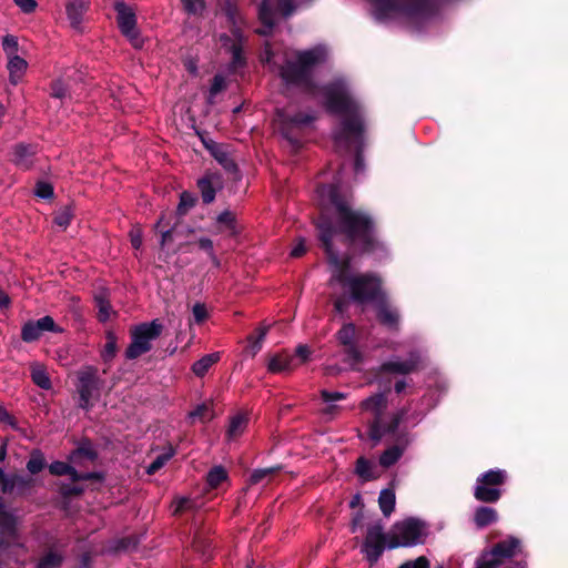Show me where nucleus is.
<instances>
[{
  "label": "nucleus",
  "instance_id": "9",
  "mask_svg": "<svg viewBox=\"0 0 568 568\" xmlns=\"http://www.w3.org/2000/svg\"><path fill=\"white\" fill-rule=\"evenodd\" d=\"M518 549L519 540L516 538L498 542L490 552L480 558L476 568H497L504 559L515 556Z\"/></svg>",
  "mask_w": 568,
  "mask_h": 568
},
{
  "label": "nucleus",
  "instance_id": "52",
  "mask_svg": "<svg viewBox=\"0 0 568 568\" xmlns=\"http://www.w3.org/2000/svg\"><path fill=\"white\" fill-rule=\"evenodd\" d=\"M197 245L201 250L207 252L212 261H216V256L213 250V242L207 237H202L197 241Z\"/></svg>",
  "mask_w": 568,
  "mask_h": 568
},
{
  "label": "nucleus",
  "instance_id": "19",
  "mask_svg": "<svg viewBox=\"0 0 568 568\" xmlns=\"http://www.w3.org/2000/svg\"><path fill=\"white\" fill-rule=\"evenodd\" d=\"M295 366L294 357L290 356L287 353L272 356L267 364V368L271 373H283L293 369Z\"/></svg>",
  "mask_w": 568,
  "mask_h": 568
},
{
  "label": "nucleus",
  "instance_id": "36",
  "mask_svg": "<svg viewBox=\"0 0 568 568\" xmlns=\"http://www.w3.org/2000/svg\"><path fill=\"white\" fill-rule=\"evenodd\" d=\"M2 48H3V51L7 55V58L12 57V55H19L18 54V50H19L18 38L14 36H11V34L6 36L2 39Z\"/></svg>",
  "mask_w": 568,
  "mask_h": 568
},
{
  "label": "nucleus",
  "instance_id": "21",
  "mask_svg": "<svg viewBox=\"0 0 568 568\" xmlns=\"http://www.w3.org/2000/svg\"><path fill=\"white\" fill-rule=\"evenodd\" d=\"M220 358L221 355L219 352L206 354L192 365V372L196 376L202 377L209 372V369L214 364H216L220 361Z\"/></svg>",
  "mask_w": 568,
  "mask_h": 568
},
{
  "label": "nucleus",
  "instance_id": "58",
  "mask_svg": "<svg viewBox=\"0 0 568 568\" xmlns=\"http://www.w3.org/2000/svg\"><path fill=\"white\" fill-rule=\"evenodd\" d=\"M81 456H85L89 459H93L94 458L93 454L89 449L79 448L78 450L73 452L70 455V462L71 463H77L78 458H80Z\"/></svg>",
  "mask_w": 568,
  "mask_h": 568
},
{
  "label": "nucleus",
  "instance_id": "31",
  "mask_svg": "<svg viewBox=\"0 0 568 568\" xmlns=\"http://www.w3.org/2000/svg\"><path fill=\"white\" fill-rule=\"evenodd\" d=\"M257 336H250L248 337V347H247V352L251 353L252 356H255L261 347H262V342L267 333V327H260L257 331Z\"/></svg>",
  "mask_w": 568,
  "mask_h": 568
},
{
  "label": "nucleus",
  "instance_id": "49",
  "mask_svg": "<svg viewBox=\"0 0 568 568\" xmlns=\"http://www.w3.org/2000/svg\"><path fill=\"white\" fill-rule=\"evenodd\" d=\"M13 529V518L6 511L0 510V531H11Z\"/></svg>",
  "mask_w": 568,
  "mask_h": 568
},
{
  "label": "nucleus",
  "instance_id": "34",
  "mask_svg": "<svg viewBox=\"0 0 568 568\" xmlns=\"http://www.w3.org/2000/svg\"><path fill=\"white\" fill-rule=\"evenodd\" d=\"M356 473L364 479H373L376 478V475L373 473V465L365 458H358L356 464Z\"/></svg>",
  "mask_w": 568,
  "mask_h": 568
},
{
  "label": "nucleus",
  "instance_id": "41",
  "mask_svg": "<svg viewBox=\"0 0 568 568\" xmlns=\"http://www.w3.org/2000/svg\"><path fill=\"white\" fill-rule=\"evenodd\" d=\"M189 417L192 419H200L202 422L209 420L212 418L211 409L207 404L199 405L194 410L189 414Z\"/></svg>",
  "mask_w": 568,
  "mask_h": 568
},
{
  "label": "nucleus",
  "instance_id": "14",
  "mask_svg": "<svg viewBox=\"0 0 568 568\" xmlns=\"http://www.w3.org/2000/svg\"><path fill=\"white\" fill-rule=\"evenodd\" d=\"M407 0H369L376 19L383 20L404 11Z\"/></svg>",
  "mask_w": 568,
  "mask_h": 568
},
{
  "label": "nucleus",
  "instance_id": "48",
  "mask_svg": "<svg viewBox=\"0 0 568 568\" xmlns=\"http://www.w3.org/2000/svg\"><path fill=\"white\" fill-rule=\"evenodd\" d=\"M34 192L41 199H49L53 194V189L49 183L40 182L37 184Z\"/></svg>",
  "mask_w": 568,
  "mask_h": 568
},
{
  "label": "nucleus",
  "instance_id": "43",
  "mask_svg": "<svg viewBox=\"0 0 568 568\" xmlns=\"http://www.w3.org/2000/svg\"><path fill=\"white\" fill-rule=\"evenodd\" d=\"M164 225V216H162L156 223L155 227L161 232V246L164 247L169 242L172 241V233L170 229Z\"/></svg>",
  "mask_w": 568,
  "mask_h": 568
},
{
  "label": "nucleus",
  "instance_id": "51",
  "mask_svg": "<svg viewBox=\"0 0 568 568\" xmlns=\"http://www.w3.org/2000/svg\"><path fill=\"white\" fill-rule=\"evenodd\" d=\"M13 2L24 13H32L37 9V6H38L36 0H13Z\"/></svg>",
  "mask_w": 568,
  "mask_h": 568
},
{
  "label": "nucleus",
  "instance_id": "59",
  "mask_svg": "<svg viewBox=\"0 0 568 568\" xmlns=\"http://www.w3.org/2000/svg\"><path fill=\"white\" fill-rule=\"evenodd\" d=\"M322 397L326 403H329V402L343 399L345 397V395L343 393H338V392L331 393L327 390H323Z\"/></svg>",
  "mask_w": 568,
  "mask_h": 568
},
{
  "label": "nucleus",
  "instance_id": "56",
  "mask_svg": "<svg viewBox=\"0 0 568 568\" xmlns=\"http://www.w3.org/2000/svg\"><path fill=\"white\" fill-rule=\"evenodd\" d=\"M306 252L305 242L303 239H298L297 242L291 250L292 257H301Z\"/></svg>",
  "mask_w": 568,
  "mask_h": 568
},
{
  "label": "nucleus",
  "instance_id": "64",
  "mask_svg": "<svg viewBox=\"0 0 568 568\" xmlns=\"http://www.w3.org/2000/svg\"><path fill=\"white\" fill-rule=\"evenodd\" d=\"M9 296L0 291V308L7 307L9 305Z\"/></svg>",
  "mask_w": 568,
  "mask_h": 568
},
{
  "label": "nucleus",
  "instance_id": "28",
  "mask_svg": "<svg viewBox=\"0 0 568 568\" xmlns=\"http://www.w3.org/2000/svg\"><path fill=\"white\" fill-rule=\"evenodd\" d=\"M32 381L39 387L49 389L51 387V381L44 368L41 366H34L31 372Z\"/></svg>",
  "mask_w": 568,
  "mask_h": 568
},
{
  "label": "nucleus",
  "instance_id": "37",
  "mask_svg": "<svg viewBox=\"0 0 568 568\" xmlns=\"http://www.w3.org/2000/svg\"><path fill=\"white\" fill-rule=\"evenodd\" d=\"M115 353H116V337L114 336L113 333L109 332L106 334V343L102 351V356L105 361H108V359L113 358Z\"/></svg>",
  "mask_w": 568,
  "mask_h": 568
},
{
  "label": "nucleus",
  "instance_id": "27",
  "mask_svg": "<svg viewBox=\"0 0 568 568\" xmlns=\"http://www.w3.org/2000/svg\"><path fill=\"white\" fill-rule=\"evenodd\" d=\"M227 478L226 470L222 466L213 467L207 474V485L211 488L219 487Z\"/></svg>",
  "mask_w": 568,
  "mask_h": 568
},
{
  "label": "nucleus",
  "instance_id": "60",
  "mask_svg": "<svg viewBox=\"0 0 568 568\" xmlns=\"http://www.w3.org/2000/svg\"><path fill=\"white\" fill-rule=\"evenodd\" d=\"M214 158L220 162L224 163L226 161V154L220 150L217 145L209 146Z\"/></svg>",
  "mask_w": 568,
  "mask_h": 568
},
{
  "label": "nucleus",
  "instance_id": "38",
  "mask_svg": "<svg viewBox=\"0 0 568 568\" xmlns=\"http://www.w3.org/2000/svg\"><path fill=\"white\" fill-rule=\"evenodd\" d=\"M193 323L202 324L209 318V311L203 303H195L192 307Z\"/></svg>",
  "mask_w": 568,
  "mask_h": 568
},
{
  "label": "nucleus",
  "instance_id": "24",
  "mask_svg": "<svg viewBox=\"0 0 568 568\" xmlns=\"http://www.w3.org/2000/svg\"><path fill=\"white\" fill-rule=\"evenodd\" d=\"M33 154L34 151L31 146L19 144L14 148L13 161L17 165L28 168L31 163V156Z\"/></svg>",
  "mask_w": 568,
  "mask_h": 568
},
{
  "label": "nucleus",
  "instance_id": "15",
  "mask_svg": "<svg viewBox=\"0 0 568 568\" xmlns=\"http://www.w3.org/2000/svg\"><path fill=\"white\" fill-rule=\"evenodd\" d=\"M422 363V357L417 353H412L409 358L406 361L402 359H390L382 365V369L385 372L396 373V374H409L416 371Z\"/></svg>",
  "mask_w": 568,
  "mask_h": 568
},
{
  "label": "nucleus",
  "instance_id": "8",
  "mask_svg": "<svg viewBox=\"0 0 568 568\" xmlns=\"http://www.w3.org/2000/svg\"><path fill=\"white\" fill-rule=\"evenodd\" d=\"M115 11L118 13L116 20L122 34L126 37L134 48H142L143 39L136 29V18L132 8L128 7L124 2H116Z\"/></svg>",
  "mask_w": 568,
  "mask_h": 568
},
{
  "label": "nucleus",
  "instance_id": "63",
  "mask_svg": "<svg viewBox=\"0 0 568 568\" xmlns=\"http://www.w3.org/2000/svg\"><path fill=\"white\" fill-rule=\"evenodd\" d=\"M313 120V118L311 116H295L291 120L292 123H294L295 125H301V124H306L308 122H311Z\"/></svg>",
  "mask_w": 568,
  "mask_h": 568
},
{
  "label": "nucleus",
  "instance_id": "47",
  "mask_svg": "<svg viewBox=\"0 0 568 568\" xmlns=\"http://www.w3.org/2000/svg\"><path fill=\"white\" fill-rule=\"evenodd\" d=\"M71 221V212L69 209H63L59 211L54 217V223L63 229H65Z\"/></svg>",
  "mask_w": 568,
  "mask_h": 568
},
{
  "label": "nucleus",
  "instance_id": "4",
  "mask_svg": "<svg viewBox=\"0 0 568 568\" xmlns=\"http://www.w3.org/2000/svg\"><path fill=\"white\" fill-rule=\"evenodd\" d=\"M506 471L501 469H490L477 478L474 488V496L481 503H496L500 496V486L506 481Z\"/></svg>",
  "mask_w": 568,
  "mask_h": 568
},
{
  "label": "nucleus",
  "instance_id": "42",
  "mask_svg": "<svg viewBox=\"0 0 568 568\" xmlns=\"http://www.w3.org/2000/svg\"><path fill=\"white\" fill-rule=\"evenodd\" d=\"M44 466V458L40 453L32 454L27 464V468L31 474L39 473Z\"/></svg>",
  "mask_w": 568,
  "mask_h": 568
},
{
  "label": "nucleus",
  "instance_id": "18",
  "mask_svg": "<svg viewBox=\"0 0 568 568\" xmlns=\"http://www.w3.org/2000/svg\"><path fill=\"white\" fill-rule=\"evenodd\" d=\"M220 176L213 173H209L199 180L197 186L205 203H211L214 200L215 187L220 185Z\"/></svg>",
  "mask_w": 568,
  "mask_h": 568
},
{
  "label": "nucleus",
  "instance_id": "12",
  "mask_svg": "<svg viewBox=\"0 0 568 568\" xmlns=\"http://www.w3.org/2000/svg\"><path fill=\"white\" fill-rule=\"evenodd\" d=\"M220 41L223 48H225L232 54V67L234 69L244 64V57L242 54L243 38L239 28L232 30V36L222 34Z\"/></svg>",
  "mask_w": 568,
  "mask_h": 568
},
{
  "label": "nucleus",
  "instance_id": "30",
  "mask_svg": "<svg viewBox=\"0 0 568 568\" xmlns=\"http://www.w3.org/2000/svg\"><path fill=\"white\" fill-rule=\"evenodd\" d=\"M217 222L223 225V231H227L230 235L237 233L235 226V216L232 212L225 211L217 216Z\"/></svg>",
  "mask_w": 568,
  "mask_h": 568
},
{
  "label": "nucleus",
  "instance_id": "50",
  "mask_svg": "<svg viewBox=\"0 0 568 568\" xmlns=\"http://www.w3.org/2000/svg\"><path fill=\"white\" fill-rule=\"evenodd\" d=\"M311 354H312V351L307 345L297 346L296 356L298 357V363H295V364L298 365V364L306 363L307 361H310Z\"/></svg>",
  "mask_w": 568,
  "mask_h": 568
},
{
  "label": "nucleus",
  "instance_id": "61",
  "mask_svg": "<svg viewBox=\"0 0 568 568\" xmlns=\"http://www.w3.org/2000/svg\"><path fill=\"white\" fill-rule=\"evenodd\" d=\"M334 306L337 312L343 313L347 307V300L343 296L336 297L334 301Z\"/></svg>",
  "mask_w": 568,
  "mask_h": 568
},
{
  "label": "nucleus",
  "instance_id": "17",
  "mask_svg": "<svg viewBox=\"0 0 568 568\" xmlns=\"http://www.w3.org/2000/svg\"><path fill=\"white\" fill-rule=\"evenodd\" d=\"M7 69L9 71V80L12 84H18L28 69V62L20 55H12L8 58Z\"/></svg>",
  "mask_w": 568,
  "mask_h": 568
},
{
  "label": "nucleus",
  "instance_id": "3",
  "mask_svg": "<svg viewBox=\"0 0 568 568\" xmlns=\"http://www.w3.org/2000/svg\"><path fill=\"white\" fill-rule=\"evenodd\" d=\"M326 52L323 48H314L302 52H287L285 53V63L282 64L275 59L268 44L265 45L261 60L264 63L276 67L281 77L286 82H298L304 78L307 70L322 62L325 59Z\"/></svg>",
  "mask_w": 568,
  "mask_h": 568
},
{
  "label": "nucleus",
  "instance_id": "7",
  "mask_svg": "<svg viewBox=\"0 0 568 568\" xmlns=\"http://www.w3.org/2000/svg\"><path fill=\"white\" fill-rule=\"evenodd\" d=\"M79 384L77 386L80 396V406L83 409L91 408L100 397L101 383L97 376V369L87 367L78 374Z\"/></svg>",
  "mask_w": 568,
  "mask_h": 568
},
{
  "label": "nucleus",
  "instance_id": "62",
  "mask_svg": "<svg viewBox=\"0 0 568 568\" xmlns=\"http://www.w3.org/2000/svg\"><path fill=\"white\" fill-rule=\"evenodd\" d=\"M410 568H429V562L425 557H418L414 562H410Z\"/></svg>",
  "mask_w": 568,
  "mask_h": 568
},
{
  "label": "nucleus",
  "instance_id": "32",
  "mask_svg": "<svg viewBox=\"0 0 568 568\" xmlns=\"http://www.w3.org/2000/svg\"><path fill=\"white\" fill-rule=\"evenodd\" d=\"M41 335H42V332L39 329V327L34 321L28 322L22 327V339L24 342L37 341Z\"/></svg>",
  "mask_w": 568,
  "mask_h": 568
},
{
  "label": "nucleus",
  "instance_id": "53",
  "mask_svg": "<svg viewBox=\"0 0 568 568\" xmlns=\"http://www.w3.org/2000/svg\"><path fill=\"white\" fill-rule=\"evenodd\" d=\"M191 500L189 498L182 497L178 498L173 504V514H179L181 511H184L191 507Z\"/></svg>",
  "mask_w": 568,
  "mask_h": 568
},
{
  "label": "nucleus",
  "instance_id": "55",
  "mask_svg": "<svg viewBox=\"0 0 568 568\" xmlns=\"http://www.w3.org/2000/svg\"><path fill=\"white\" fill-rule=\"evenodd\" d=\"M67 95V88L62 81H55L52 84V97L62 99Z\"/></svg>",
  "mask_w": 568,
  "mask_h": 568
},
{
  "label": "nucleus",
  "instance_id": "10",
  "mask_svg": "<svg viewBox=\"0 0 568 568\" xmlns=\"http://www.w3.org/2000/svg\"><path fill=\"white\" fill-rule=\"evenodd\" d=\"M356 326L352 323L344 324L337 332L336 338L338 343L344 346L346 359L351 365H356L362 362V352L356 344Z\"/></svg>",
  "mask_w": 568,
  "mask_h": 568
},
{
  "label": "nucleus",
  "instance_id": "20",
  "mask_svg": "<svg viewBox=\"0 0 568 568\" xmlns=\"http://www.w3.org/2000/svg\"><path fill=\"white\" fill-rule=\"evenodd\" d=\"M87 11V3L83 0H70L67 4V14L71 26L79 29Z\"/></svg>",
  "mask_w": 568,
  "mask_h": 568
},
{
  "label": "nucleus",
  "instance_id": "40",
  "mask_svg": "<svg viewBox=\"0 0 568 568\" xmlns=\"http://www.w3.org/2000/svg\"><path fill=\"white\" fill-rule=\"evenodd\" d=\"M34 322L37 323L42 334L44 332H62V329L59 326H57L51 316H43Z\"/></svg>",
  "mask_w": 568,
  "mask_h": 568
},
{
  "label": "nucleus",
  "instance_id": "23",
  "mask_svg": "<svg viewBox=\"0 0 568 568\" xmlns=\"http://www.w3.org/2000/svg\"><path fill=\"white\" fill-rule=\"evenodd\" d=\"M246 426L247 418L244 415L239 414L233 416L230 420V425L226 433L229 440H234L239 436H241L244 433Z\"/></svg>",
  "mask_w": 568,
  "mask_h": 568
},
{
  "label": "nucleus",
  "instance_id": "16",
  "mask_svg": "<svg viewBox=\"0 0 568 568\" xmlns=\"http://www.w3.org/2000/svg\"><path fill=\"white\" fill-rule=\"evenodd\" d=\"M49 470L52 475L62 476L68 475L73 481L87 480L97 478L98 475L93 473L79 474L74 467L63 462H54L49 466Z\"/></svg>",
  "mask_w": 568,
  "mask_h": 568
},
{
  "label": "nucleus",
  "instance_id": "26",
  "mask_svg": "<svg viewBox=\"0 0 568 568\" xmlns=\"http://www.w3.org/2000/svg\"><path fill=\"white\" fill-rule=\"evenodd\" d=\"M403 450L404 448H400L398 446H393L388 448L382 454L379 458V464L384 467H389L394 465L403 455Z\"/></svg>",
  "mask_w": 568,
  "mask_h": 568
},
{
  "label": "nucleus",
  "instance_id": "22",
  "mask_svg": "<svg viewBox=\"0 0 568 568\" xmlns=\"http://www.w3.org/2000/svg\"><path fill=\"white\" fill-rule=\"evenodd\" d=\"M498 518L497 511L490 507H479L476 509L474 515V521L477 527L483 528L493 523Z\"/></svg>",
  "mask_w": 568,
  "mask_h": 568
},
{
  "label": "nucleus",
  "instance_id": "11",
  "mask_svg": "<svg viewBox=\"0 0 568 568\" xmlns=\"http://www.w3.org/2000/svg\"><path fill=\"white\" fill-rule=\"evenodd\" d=\"M387 405L386 397L383 394H376L368 397L361 404L363 410L369 412L374 416V422L369 429V436L374 440H379L382 432L379 430V418Z\"/></svg>",
  "mask_w": 568,
  "mask_h": 568
},
{
  "label": "nucleus",
  "instance_id": "57",
  "mask_svg": "<svg viewBox=\"0 0 568 568\" xmlns=\"http://www.w3.org/2000/svg\"><path fill=\"white\" fill-rule=\"evenodd\" d=\"M182 2L189 12L196 13L203 8L202 0H182Z\"/></svg>",
  "mask_w": 568,
  "mask_h": 568
},
{
  "label": "nucleus",
  "instance_id": "29",
  "mask_svg": "<svg viewBox=\"0 0 568 568\" xmlns=\"http://www.w3.org/2000/svg\"><path fill=\"white\" fill-rule=\"evenodd\" d=\"M62 562V556L57 551L47 552L38 562V568H58Z\"/></svg>",
  "mask_w": 568,
  "mask_h": 568
},
{
  "label": "nucleus",
  "instance_id": "35",
  "mask_svg": "<svg viewBox=\"0 0 568 568\" xmlns=\"http://www.w3.org/2000/svg\"><path fill=\"white\" fill-rule=\"evenodd\" d=\"M95 303L98 307V316L101 322H105L110 318L112 310L108 300L103 296H95Z\"/></svg>",
  "mask_w": 568,
  "mask_h": 568
},
{
  "label": "nucleus",
  "instance_id": "25",
  "mask_svg": "<svg viewBox=\"0 0 568 568\" xmlns=\"http://www.w3.org/2000/svg\"><path fill=\"white\" fill-rule=\"evenodd\" d=\"M382 513L388 517L395 509V493L392 489H384L378 497Z\"/></svg>",
  "mask_w": 568,
  "mask_h": 568
},
{
  "label": "nucleus",
  "instance_id": "45",
  "mask_svg": "<svg viewBox=\"0 0 568 568\" xmlns=\"http://www.w3.org/2000/svg\"><path fill=\"white\" fill-rule=\"evenodd\" d=\"M226 87V82L223 75L216 74L213 79L211 89H210V100L213 99L217 93L224 90Z\"/></svg>",
  "mask_w": 568,
  "mask_h": 568
},
{
  "label": "nucleus",
  "instance_id": "6",
  "mask_svg": "<svg viewBox=\"0 0 568 568\" xmlns=\"http://www.w3.org/2000/svg\"><path fill=\"white\" fill-rule=\"evenodd\" d=\"M424 535V527L420 521L409 518L394 525L388 548L407 547L420 542Z\"/></svg>",
  "mask_w": 568,
  "mask_h": 568
},
{
  "label": "nucleus",
  "instance_id": "13",
  "mask_svg": "<svg viewBox=\"0 0 568 568\" xmlns=\"http://www.w3.org/2000/svg\"><path fill=\"white\" fill-rule=\"evenodd\" d=\"M385 536L381 525L372 526L364 542V549L369 560L376 561L383 552Z\"/></svg>",
  "mask_w": 568,
  "mask_h": 568
},
{
  "label": "nucleus",
  "instance_id": "54",
  "mask_svg": "<svg viewBox=\"0 0 568 568\" xmlns=\"http://www.w3.org/2000/svg\"><path fill=\"white\" fill-rule=\"evenodd\" d=\"M130 241L135 250H139L142 246V231L140 227H133L130 231Z\"/></svg>",
  "mask_w": 568,
  "mask_h": 568
},
{
  "label": "nucleus",
  "instance_id": "39",
  "mask_svg": "<svg viewBox=\"0 0 568 568\" xmlns=\"http://www.w3.org/2000/svg\"><path fill=\"white\" fill-rule=\"evenodd\" d=\"M195 204V197L189 192H183L180 196V203L178 205V213L185 214Z\"/></svg>",
  "mask_w": 568,
  "mask_h": 568
},
{
  "label": "nucleus",
  "instance_id": "5",
  "mask_svg": "<svg viewBox=\"0 0 568 568\" xmlns=\"http://www.w3.org/2000/svg\"><path fill=\"white\" fill-rule=\"evenodd\" d=\"M162 332V325L158 321L135 326L131 331L132 342L126 349V357L134 359L151 348V341Z\"/></svg>",
  "mask_w": 568,
  "mask_h": 568
},
{
  "label": "nucleus",
  "instance_id": "1",
  "mask_svg": "<svg viewBox=\"0 0 568 568\" xmlns=\"http://www.w3.org/2000/svg\"><path fill=\"white\" fill-rule=\"evenodd\" d=\"M317 193L321 205L325 209L317 229L332 267L329 285L333 290L339 286L359 303L376 302L378 321L389 327L397 326L398 314L387 304L385 294L381 291V280L372 274H352L349 261L339 260L332 250L333 237L342 232L352 242H359L364 251H368L374 243L372 221L365 214L353 211L348 202L341 196L337 186L324 185Z\"/></svg>",
  "mask_w": 568,
  "mask_h": 568
},
{
  "label": "nucleus",
  "instance_id": "2",
  "mask_svg": "<svg viewBox=\"0 0 568 568\" xmlns=\"http://www.w3.org/2000/svg\"><path fill=\"white\" fill-rule=\"evenodd\" d=\"M323 95L327 109L343 115L342 123L334 134L336 146L357 150L362 143L363 123L358 106L348 95L344 83L337 81L323 88Z\"/></svg>",
  "mask_w": 568,
  "mask_h": 568
},
{
  "label": "nucleus",
  "instance_id": "46",
  "mask_svg": "<svg viewBox=\"0 0 568 568\" xmlns=\"http://www.w3.org/2000/svg\"><path fill=\"white\" fill-rule=\"evenodd\" d=\"M171 458V455L170 454H163V455H160L158 456L148 467V474H154L156 473L159 469H161L165 464L166 462Z\"/></svg>",
  "mask_w": 568,
  "mask_h": 568
},
{
  "label": "nucleus",
  "instance_id": "44",
  "mask_svg": "<svg viewBox=\"0 0 568 568\" xmlns=\"http://www.w3.org/2000/svg\"><path fill=\"white\" fill-rule=\"evenodd\" d=\"M0 423L12 429H18V422L2 405H0Z\"/></svg>",
  "mask_w": 568,
  "mask_h": 568
},
{
  "label": "nucleus",
  "instance_id": "33",
  "mask_svg": "<svg viewBox=\"0 0 568 568\" xmlns=\"http://www.w3.org/2000/svg\"><path fill=\"white\" fill-rule=\"evenodd\" d=\"M278 467H271V468H263V469H255L250 477V484L256 485L265 479L270 478L272 475L278 471Z\"/></svg>",
  "mask_w": 568,
  "mask_h": 568
}]
</instances>
